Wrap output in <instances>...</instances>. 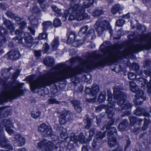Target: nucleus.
Segmentation results:
<instances>
[{
  "label": "nucleus",
  "instance_id": "54",
  "mask_svg": "<svg viewBox=\"0 0 151 151\" xmlns=\"http://www.w3.org/2000/svg\"><path fill=\"white\" fill-rule=\"evenodd\" d=\"M106 106L104 105H100L97 106L96 108V112H99L102 109L105 108Z\"/></svg>",
  "mask_w": 151,
  "mask_h": 151
},
{
  "label": "nucleus",
  "instance_id": "32",
  "mask_svg": "<svg viewBox=\"0 0 151 151\" xmlns=\"http://www.w3.org/2000/svg\"><path fill=\"white\" fill-rule=\"evenodd\" d=\"M106 94V93L105 91H103L99 94L98 98L99 102L102 103L105 100Z\"/></svg>",
  "mask_w": 151,
  "mask_h": 151
},
{
  "label": "nucleus",
  "instance_id": "53",
  "mask_svg": "<svg viewBox=\"0 0 151 151\" xmlns=\"http://www.w3.org/2000/svg\"><path fill=\"white\" fill-rule=\"evenodd\" d=\"M40 114V112L38 111H36L35 113L32 112V116L34 118L36 119L39 117Z\"/></svg>",
  "mask_w": 151,
  "mask_h": 151
},
{
  "label": "nucleus",
  "instance_id": "21",
  "mask_svg": "<svg viewBox=\"0 0 151 151\" xmlns=\"http://www.w3.org/2000/svg\"><path fill=\"white\" fill-rule=\"evenodd\" d=\"M99 91V87L96 84L93 85L91 88V94L93 96L96 95Z\"/></svg>",
  "mask_w": 151,
  "mask_h": 151
},
{
  "label": "nucleus",
  "instance_id": "51",
  "mask_svg": "<svg viewBox=\"0 0 151 151\" xmlns=\"http://www.w3.org/2000/svg\"><path fill=\"white\" fill-rule=\"evenodd\" d=\"M137 92L135 96V97H138L139 98L142 97H145V95L142 91L139 90Z\"/></svg>",
  "mask_w": 151,
  "mask_h": 151
},
{
  "label": "nucleus",
  "instance_id": "24",
  "mask_svg": "<svg viewBox=\"0 0 151 151\" xmlns=\"http://www.w3.org/2000/svg\"><path fill=\"white\" fill-rule=\"evenodd\" d=\"M108 143L110 147H114L116 143V139L115 137H108Z\"/></svg>",
  "mask_w": 151,
  "mask_h": 151
},
{
  "label": "nucleus",
  "instance_id": "19",
  "mask_svg": "<svg viewBox=\"0 0 151 151\" xmlns=\"http://www.w3.org/2000/svg\"><path fill=\"white\" fill-rule=\"evenodd\" d=\"M68 36L67 42H68L73 43L75 39L76 35L73 32H69L67 33Z\"/></svg>",
  "mask_w": 151,
  "mask_h": 151
},
{
  "label": "nucleus",
  "instance_id": "48",
  "mask_svg": "<svg viewBox=\"0 0 151 151\" xmlns=\"http://www.w3.org/2000/svg\"><path fill=\"white\" fill-rule=\"evenodd\" d=\"M125 21L122 19H120L117 20L116 22V26L121 27L124 24Z\"/></svg>",
  "mask_w": 151,
  "mask_h": 151
},
{
  "label": "nucleus",
  "instance_id": "46",
  "mask_svg": "<svg viewBox=\"0 0 151 151\" xmlns=\"http://www.w3.org/2000/svg\"><path fill=\"white\" fill-rule=\"evenodd\" d=\"M46 132L44 135L45 137H51L52 135V130L50 127H49L47 129Z\"/></svg>",
  "mask_w": 151,
  "mask_h": 151
},
{
  "label": "nucleus",
  "instance_id": "4",
  "mask_svg": "<svg viewBox=\"0 0 151 151\" xmlns=\"http://www.w3.org/2000/svg\"><path fill=\"white\" fill-rule=\"evenodd\" d=\"M94 27L99 35H101L105 30L107 29L109 30L111 36L113 35V31L111 27L109 22L105 20H98L96 22Z\"/></svg>",
  "mask_w": 151,
  "mask_h": 151
},
{
  "label": "nucleus",
  "instance_id": "37",
  "mask_svg": "<svg viewBox=\"0 0 151 151\" xmlns=\"http://www.w3.org/2000/svg\"><path fill=\"white\" fill-rule=\"evenodd\" d=\"M7 34V31L5 29L3 28V27H0V36L1 37L0 38H2L3 37H5V36Z\"/></svg>",
  "mask_w": 151,
  "mask_h": 151
},
{
  "label": "nucleus",
  "instance_id": "58",
  "mask_svg": "<svg viewBox=\"0 0 151 151\" xmlns=\"http://www.w3.org/2000/svg\"><path fill=\"white\" fill-rule=\"evenodd\" d=\"M100 142V141H98L96 139H94L92 143L93 147L94 148L96 147V146L98 145L99 143Z\"/></svg>",
  "mask_w": 151,
  "mask_h": 151
},
{
  "label": "nucleus",
  "instance_id": "17",
  "mask_svg": "<svg viewBox=\"0 0 151 151\" xmlns=\"http://www.w3.org/2000/svg\"><path fill=\"white\" fill-rule=\"evenodd\" d=\"M124 8L119 4H116L114 5L111 9V11L113 14H115L121 10H122Z\"/></svg>",
  "mask_w": 151,
  "mask_h": 151
},
{
  "label": "nucleus",
  "instance_id": "8",
  "mask_svg": "<svg viewBox=\"0 0 151 151\" xmlns=\"http://www.w3.org/2000/svg\"><path fill=\"white\" fill-rule=\"evenodd\" d=\"M85 137L83 133H81L79 136H76L74 133H72L70 134V140L73 141L74 143H76L78 142L80 143L83 144L85 143Z\"/></svg>",
  "mask_w": 151,
  "mask_h": 151
},
{
  "label": "nucleus",
  "instance_id": "5",
  "mask_svg": "<svg viewBox=\"0 0 151 151\" xmlns=\"http://www.w3.org/2000/svg\"><path fill=\"white\" fill-rule=\"evenodd\" d=\"M13 39L16 42L22 44L27 47H30L32 45L33 38L28 32H26L24 33V37L19 38L18 37H16L13 38Z\"/></svg>",
  "mask_w": 151,
  "mask_h": 151
},
{
  "label": "nucleus",
  "instance_id": "35",
  "mask_svg": "<svg viewBox=\"0 0 151 151\" xmlns=\"http://www.w3.org/2000/svg\"><path fill=\"white\" fill-rule=\"evenodd\" d=\"M42 25L43 26V30L46 31L49 27L52 26V23L49 21L45 22L42 23Z\"/></svg>",
  "mask_w": 151,
  "mask_h": 151
},
{
  "label": "nucleus",
  "instance_id": "9",
  "mask_svg": "<svg viewBox=\"0 0 151 151\" xmlns=\"http://www.w3.org/2000/svg\"><path fill=\"white\" fill-rule=\"evenodd\" d=\"M0 145L2 147H5L9 150L12 149V146L8 143V140L2 134L1 129H0Z\"/></svg>",
  "mask_w": 151,
  "mask_h": 151
},
{
  "label": "nucleus",
  "instance_id": "13",
  "mask_svg": "<svg viewBox=\"0 0 151 151\" xmlns=\"http://www.w3.org/2000/svg\"><path fill=\"white\" fill-rule=\"evenodd\" d=\"M43 62L46 66L50 67L54 65L55 60L52 57L47 56L44 59Z\"/></svg>",
  "mask_w": 151,
  "mask_h": 151
},
{
  "label": "nucleus",
  "instance_id": "34",
  "mask_svg": "<svg viewBox=\"0 0 151 151\" xmlns=\"http://www.w3.org/2000/svg\"><path fill=\"white\" fill-rule=\"evenodd\" d=\"M10 70V68L8 69H4L2 71V74L3 77L6 79H7L8 77L10 75L9 72V70Z\"/></svg>",
  "mask_w": 151,
  "mask_h": 151
},
{
  "label": "nucleus",
  "instance_id": "27",
  "mask_svg": "<svg viewBox=\"0 0 151 151\" xmlns=\"http://www.w3.org/2000/svg\"><path fill=\"white\" fill-rule=\"evenodd\" d=\"M106 133V131L103 132L99 131H97L95 136V139L101 142V139L105 137Z\"/></svg>",
  "mask_w": 151,
  "mask_h": 151
},
{
  "label": "nucleus",
  "instance_id": "3",
  "mask_svg": "<svg viewBox=\"0 0 151 151\" xmlns=\"http://www.w3.org/2000/svg\"><path fill=\"white\" fill-rule=\"evenodd\" d=\"M113 90L114 99L119 100L117 104L120 106V108L118 110H127L130 108L131 104L126 100L127 96L123 92L124 89L119 87L115 86Z\"/></svg>",
  "mask_w": 151,
  "mask_h": 151
},
{
  "label": "nucleus",
  "instance_id": "38",
  "mask_svg": "<svg viewBox=\"0 0 151 151\" xmlns=\"http://www.w3.org/2000/svg\"><path fill=\"white\" fill-rule=\"evenodd\" d=\"M143 73H144L146 75L150 76V81L151 82V71L150 69L144 70L140 71L139 73H138V75H142Z\"/></svg>",
  "mask_w": 151,
  "mask_h": 151
},
{
  "label": "nucleus",
  "instance_id": "43",
  "mask_svg": "<svg viewBox=\"0 0 151 151\" xmlns=\"http://www.w3.org/2000/svg\"><path fill=\"white\" fill-rule=\"evenodd\" d=\"M103 13V11L101 9H95L94 10L93 14V16H97Z\"/></svg>",
  "mask_w": 151,
  "mask_h": 151
},
{
  "label": "nucleus",
  "instance_id": "45",
  "mask_svg": "<svg viewBox=\"0 0 151 151\" xmlns=\"http://www.w3.org/2000/svg\"><path fill=\"white\" fill-rule=\"evenodd\" d=\"M137 28L138 30L142 32H144L146 31V28L145 27L139 24H137Z\"/></svg>",
  "mask_w": 151,
  "mask_h": 151
},
{
  "label": "nucleus",
  "instance_id": "29",
  "mask_svg": "<svg viewBox=\"0 0 151 151\" xmlns=\"http://www.w3.org/2000/svg\"><path fill=\"white\" fill-rule=\"evenodd\" d=\"M29 19L30 20V22L31 24L34 26H36L39 23V19L38 18H35L34 16H31L29 17Z\"/></svg>",
  "mask_w": 151,
  "mask_h": 151
},
{
  "label": "nucleus",
  "instance_id": "25",
  "mask_svg": "<svg viewBox=\"0 0 151 151\" xmlns=\"http://www.w3.org/2000/svg\"><path fill=\"white\" fill-rule=\"evenodd\" d=\"M129 83L130 89L132 92L135 93L137 92L138 91L139 88L135 83L130 81L129 82Z\"/></svg>",
  "mask_w": 151,
  "mask_h": 151
},
{
  "label": "nucleus",
  "instance_id": "63",
  "mask_svg": "<svg viewBox=\"0 0 151 151\" xmlns=\"http://www.w3.org/2000/svg\"><path fill=\"white\" fill-rule=\"evenodd\" d=\"M49 49V47L48 45L45 43V45H44L42 48V50L44 51V52H47Z\"/></svg>",
  "mask_w": 151,
  "mask_h": 151
},
{
  "label": "nucleus",
  "instance_id": "14",
  "mask_svg": "<svg viewBox=\"0 0 151 151\" xmlns=\"http://www.w3.org/2000/svg\"><path fill=\"white\" fill-rule=\"evenodd\" d=\"M144 111L145 110L143 109L137 108L134 111V114L136 115L140 116L143 114L144 116L149 117L150 116L149 114L147 112H144Z\"/></svg>",
  "mask_w": 151,
  "mask_h": 151
},
{
  "label": "nucleus",
  "instance_id": "44",
  "mask_svg": "<svg viewBox=\"0 0 151 151\" xmlns=\"http://www.w3.org/2000/svg\"><path fill=\"white\" fill-rule=\"evenodd\" d=\"M9 113L5 109L2 110L0 114V118L3 117H6L8 115Z\"/></svg>",
  "mask_w": 151,
  "mask_h": 151
},
{
  "label": "nucleus",
  "instance_id": "23",
  "mask_svg": "<svg viewBox=\"0 0 151 151\" xmlns=\"http://www.w3.org/2000/svg\"><path fill=\"white\" fill-rule=\"evenodd\" d=\"M15 139L16 140L18 141L19 146H21L25 143V139L24 137L19 134L16 135L15 136Z\"/></svg>",
  "mask_w": 151,
  "mask_h": 151
},
{
  "label": "nucleus",
  "instance_id": "31",
  "mask_svg": "<svg viewBox=\"0 0 151 151\" xmlns=\"http://www.w3.org/2000/svg\"><path fill=\"white\" fill-rule=\"evenodd\" d=\"M135 97V98L134 100V104L137 105H139L141 104L144 100H145L146 98L145 97H144L140 98L138 97Z\"/></svg>",
  "mask_w": 151,
  "mask_h": 151
},
{
  "label": "nucleus",
  "instance_id": "22",
  "mask_svg": "<svg viewBox=\"0 0 151 151\" xmlns=\"http://www.w3.org/2000/svg\"><path fill=\"white\" fill-rule=\"evenodd\" d=\"M106 111L108 114V116L109 118H111L114 115L113 106L109 105L108 108L106 109Z\"/></svg>",
  "mask_w": 151,
  "mask_h": 151
},
{
  "label": "nucleus",
  "instance_id": "7",
  "mask_svg": "<svg viewBox=\"0 0 151 151\" xmlns=\"http://www.w3.org/2000/svg\"><path fill=\"white\" fill-rule=\"evenodd\" d=\"M114 123V121L113 119H111L109 121L106 123L104 126L103 127L102 129L104 130V129L105 128L106 130H108V136L114 137V134H116V128L115 127H112L111 128H110V127L111 125H112Z\"/></svg>",
  "mask_w": 151,
  "mask_h": 151
},
{
  "label": "nucleus",
  "instance_id": "33",
  "mask_svg": "<svg viewBox=\"0 0 151 151\" xmlns=\"http://www.w3.org/2000/svg\"><path fill=\"white\" fill-rule=\"evenodd\" d=\"M49 127H48L45 123H42L38 127V130L41 132H45L47 129Z\"/></svg>",
  "mask_w": 151,
  "mask_h": 151
},
{
  "label": "nucleus",
  "instance_id": "39",
  "mask_svg": "<svg viewBox=\"0 0 151 151\" xmlns=\"http://www.w3.org/2000/svg\"><path fill=\"white\" fill-rule=\"evenodd\" d=\"M59 122L60 124L61 125L64 124L67 122V120L65 119V116L63 115L62 113L59 116Z\"/></svg>",
  "mask_w": 151,
  "mask_h": 151
},
{
  "label": "nucleus",
  "instance_id": "42",
  "mask_svg": "<svg viewBox=\"0 0 151 151\" xmlns=\"http://www.w3.org/2000/svg\"><path fill=\"white\" fill-rule=\"evenodd\" d=\"M143 66L145 68H151V61L148 60H145Z\"/></svg>",
  "mask_w": 151,
  "mask_h": 151
},
{
  "label": "nucleus",
  "instance_id": "47",
  "mask_svg": "<svg viewBox=\"0 0 151 151\" xmlns=\"http://www.w3.org/2000/svg\"><path fill=\"white\" fill-rule=\"evenodd\" d=\"M61 24V21L58 18H56L54 20L53 25L54 27L60 26Z\"/></svg>",
  "mask_w": 151,
  "mask_h": 151
},
{
  "label": "nucleus",
  "instance_id": "49",
  "mask_svg": "<svg viewBox=\"0 0 151 151\" xmlns=\"http://www.w3.org/2000/svg\"><path fill=\"white\" fill-rule=\"evenodd\" d=\"M149 123V120L146 119H145L142 128L143 130L144 131L146 129Z\"/></svg>",
  "mask_w": 151,
  "mask_h": 151
},
{
  "label": "nucleus",
  "instance_id": "16",
  "mask_svg": "<svg viewBox=\"0 0 151 151\" xmlns=\"http://www.w3.org/2000/svg\"><path fill=\"white\" fill-rule=\"evenodd\" d=\"M4 24L5 25L6 27L11 32H13L14 29V28L13 26V24L12 22L8 20H5L4 22Z\"/></svg>",
  "mask_w": 151,
  "mask_h": 151
},
{
  "label": "nucleus",
  "instance_id": "40",
  "mask_svg": "<svg viewBox=\"0 0 151 151\" xmlns=\"http://www.w3.org/2000/svg\"><path fill=\"white\" fill-rule=\"evenodd\" d=\"M60 129L62 130V132L60 134L61 137L63 139H65L67 136V134L66 132V129L65 128L60 127Z\"/></svg>",
  "mask_w": 151,
  "mask_h": 151
},
{
  "label": "nucleus",
  "instance_id": "61",
  "mask_svg": "<svg viewBox=\"0 0 151 151\" xmlns=\"http://www.w3.org/2000/svg\"><path fill=\"white\" fill-rule=\"evenodd\" d=\"M6 15L9 17L13 19L14 18L15 14L13 13L12 12L9 11L7 12L6 13Z\"/></svg>",
  "mask_w": 151,
  "mask_h": 151
},
{
  "label": "nucleus",
  "instance_id": "20",
  "mask_svg": "<svg viewBox=\"0 0 151 151\" xmlns=\"http://www.w3.org/2000/svg\"><path fill=\"white\" fill-rule=\"evenodd\" d=\"M59 45V39L58 38H55L51 44V47L53 51L56 50Z\"/></svg>",
  "mask_w": 151,
  "mask_h": 151
},
{
  "label": "nucleus",
  "instance_id": "64",
  "mask_svg": "<svg viewBox=\"0 0 151 151\" xmlns=\"http://www.w3.org/2000/svg\"><path fill=\"white\" fill-rule=\"evenodd\" d=\"M91 124L90 120L88 118L87 119V123L85 126V128L87 129H88L90 127Z\"/></svg>",
  "mask_w": 151,
  "mask_h": 151
},
{
  "label": "nucleus",
  "instance_id": "6",
  "mask_svg": "<svg viewBox=\"0 0 151 151\" xmlns=\"http://www.w3.org/2000/svg\"><path fill=\"white\" fill-rule=\"evenodd\" d=\"M38 145L39 147L41 149L42 151H52L58 148L57 146H54L51 142L45 139H43L39 142Z\"/></svg>",
  "mask_w": 151,
  "mask_h": 151
},
{
  "label": "nucleus",
  "instance_id": "11",
  "mask_svg": "<svg viewBox=\"0 0 151 151\" xmlns=\"http://www.w3.org/2000/svg\"><path fill=\"white\" fill-rule=\"evenodd\" d=\"M9 58L12 60H16L20 57L19 53L18 51L12 50L9 51L8 53Z\"/></svg>",
  "mask_w": 151,
  "mask_h": 151
},
{
  "label": "nucleus",
  "instance_id": "59",
  "mask_svg": "<svg viewBox=\"0 0 151 151\" xmlns=\"http://www.w3.org/2000/svg\"><path fill=\"white\" fill-rule=\"evenodd\" d=\"M31 11L33 13L35 14L38 13L39 11V9L38 7L34 6L31 9Z\"/></svg>",
  "mask_w": 151,
  "mask_h": 151
},
{
  "label": "nucleus",
  "instance_id": "12",
  "mask_svg": "<svg viewBox=\"0 0 151 151\" xmlns=\"http://www.w3.org/2000/svg\"><path fill=\"white\" fill-rule=\"evenodd\" d=\"M13 122L12 120L10 119H4L0 123V129L2 130V128L5 127H13Z\"/></svg>",
  "mask_w": 151,
  "mask_h": 151
},
{
  "label": "nucleus",
  "instance_id": "56",
  "mask_svg": "<svg viewBox=\"0 0 151 151\" xmlns=\"http://www.w3.org/2000/svg\"><path fill=\"white\" fill-rule=\"evenodd\" d=\"M94 134V132L93 129L91 128L90 129L89 133V136L88 139V141H91L92 139V137L93 136Z\"/></svg>",
  "mask_w": 151,
  "mask_h": 151
},
{
  "label": "nucleus",
  "instance_id": "30",
  "mask_svg": "<svg viewBox=\"0 0 151 151\" xmlns=\"http://www.w3.org/2000/svg\"><path fill=\"white\" fill-rule=\"evenodd\" d=\"M137 82L141 87H144L146 85L147 81L145 78H137Z\"/></svg>",
  "mask_w": 151,
  "mask_h": 151
},
{
  "label": "nucleus",
  "instance_id": "36",
  "mask_svg": "<svg viewBox=\"0 0 151 151\" xmlns=\"http://www.w3.org/2000/svg\"><path fill=\"white\" fill-rule=\"evenodd\" d=\"M53 11L57 14L58 16H61L62 14V13L60 9H59L55 6L54 5L52 7Z\"/></svg>",
  "mask_w": 151,
  "mask_h": 151
},
{
  "label": "nucleus",
  "instance_id": "1",
  "mask_svg": "<svg viewBox=\"0 0 151 151\" xmlns=\"http://www.w3.org/2000/svg\"><path fill=\"white\" fill-rule=\"evenodd\" d=\"M133 41L136 43L128 47L123 51L119 50L122 45H114L109 41H106L100 47L102 55L94 51L88 55L86 60L77 57L70 60V65L68 66L63 63L59 64L43 75V87L69 78L76 73L81 74L86 70L114 62L122 57L127 58L133 52L150 49L151 47V32L136 38Z\"/></svg>",
  "mask_w": 151,
  "mask_h": 151
},
{
  "label": "nucleus",
  "instance_id": "60",
  "mask_svg": "<svg viewBox=\"0 0 151 151\" xmlns=\"http://www.w3.org/2000/svg\"><path fill=\"white\" fill-rule=\"evenodd\" d=\"M107 96V101L109 102H111L112 99V93L110 91H108Z\"/></svg>",
  "mask_w": 151,
  "mask_h": 151
},
{
  "label": "nucleus",
  "instance_id": "52",
  "mask_svg": "<svg viewBox=\"0 0 151 151\" xmlns=\"http://www.w3.org/2000/svg\"><path fill=\"white\" fill-rule=\"evenodd\" d=\"M130 121V124L133 125L135 123H136L137 118L135 116H131L129 117Z\"/></svg>",
  "mask_w": 151,
  "mask_h": 151
},
{
  "label": "nucleus",
  "instance_id": "62",
  "mask_svg": "<svg viewBox=\"0 0 151 151\" xmlns=\"http://www.w3.org/2000/svg\"><path fill=\"white\" fill-rule=\"evenodd\" d=\"M11 127H6L5 130L9 134H13L14 131L11 128Z\"/></svg>",
  "mask_w": 151,
  "mask_h": 151
},
{
  "label": "nucleus",
  "instance_id": "57",
  "mask_svg": "<svg viewBox=\"0 0 151 151\" xmlns=\"http://www.w3.org/2000/svg\"><path fill=\"white\" fill-rule=\"evenodd\" d=\"M142 1L147 6L151 7V0H143Z\"/></svg>",
  "mask_w": 151,
  "mask_h": 151
},
{
  "label": "nucleus",
  "instance_id": "41",
  "mask_svg": "<svg viewBox=\"0 0 151 151\" xmlns=\"http://www.w3.org/2000/svg\"><path fill=\"white\" fill-rule=\"evenodd\" d=\"M47 102L48 104H59L60 103V101H57L55 99L53 98L49 99Z\"/></svg>",
  "mask_w": 151,
  "mask_h": 151
},
{
  "label": "nucleus",
  "instance_id": "15",
  "mask_svg": "<svg viewBox=\"0 0 151 151\" xmlns=\"http://www.w3.org/2000/svg\"><path fill=\"white\" fill-rule=\"evenodd\" d=\"M71 103L74 107L75 110L78 112H80L82 111V107L79 101L73 100L71 101Z\"/></svg>",
  "mask_w": 151,
  "mask_h": 151
},
{
  "label": "nucleus",
  "instance_id": "55",
  "mask_svg": "<svg viewBox=\"0 0 151 151\" xmlns=\"http://www.w3.org/2000/svg\"><path fill=\"white\" fill-rule=\"evenodd\" d=\"M132 68L136 70H137L139 68V65L137 63H134L132 64Z\"/></svg>",
  "mask_w": 151,
  "mask_h": 151
},
{
  "label": "nucleus",
  "instance_id": "18",
  "mask_svg": "<svg viewBox=\"0 0 151 151\" xmlns=\"http://www.w3.org/2000/svg\"><path fill=\"white\" fill-rule=\"evenodd\" d=\"M128 125V122L126 119H124L118 125V129L120 131H124Z\"/></svg>",
  "mask_w": 151,
  "mask_h": 151
},
{
  "label": "nucleus",
  "instance_id": "26",
  "mask_svg": "<svg viewBox=\"0 0 151 151\" xmlns=\"http://www.w3.org/2000/svg\"><path fill=\"white\" fill-rule=\"evenodd\" d=\"M62 113L63 115L65 116V117L67 120V122L72 119L73 118V114L69 111H64L62 112Z\"/></svg>",
  "mask_w": 151,
  "mask_h": 151
},
{
  "label": "nucleus",
  "instance_id": "28",
  "mask_svg": "<svg viewBox=\"0 0 151 151\" xmlns=\"http://www.w3.org/2000/svg\"><path fill=\"white\" fill-rule=\"evenodd\" d=\"M6 42V40L5 37L0 38V54H3L4 52L2 48L5 47Z\"/></svg>",
  "mask_w": 151,
  "mask_h": 151
},
{
  "label": "nucleus",
  "instance_id": "10",
  "mask_svg": "<svg viewBox=\"0 0 151 151\" xmlns=\"http://www.w3.org/2000/svg\"><path fill=\"white\" fill-rule=\"evenodd\" d=\"M87 26H85L83 27L79 31L78 33L79 35L81 37H84V35H87L88 34L91 35L92 37L94 34V31L93 29H91L88 31V34L87 35L86 32L88 29Z\"/></svg>",
  "mask_w": 151,
  "mask_h": 151
},
{
  "label": "nucleus",
  "instance_id": "2",
  "mask_svg": "<svg viewBox=\"0 0 151 151\" xmlns=\"http://www.w3.org/2000/svg\"><path fill=\"white\" fill-rule=\"evenodd\" d=\"M77 0H71L70 6L68 10L65 11L63 17L65 18L69 15L68 20L72 21L76 20L81 21L86 18L88 14L85 13V9L90 7L93 4L95 0H86L82 5L79 3L74 4Z\"/></svg>",
  "mask_w": 151,
  "mask_h": 151
},
{
  "label": "nucleus",
  "instance_id": "50",
  "mask_svg": "<svg viewBox=\"0 0 151 151\" xmlns=\"http://www.w3.org/2000/svg\"><path fill=\"white\" fill-rule=\"evenodd\" d=\"M128 78L130 80H133L136 78L137 79V76L132 72H129L128 74Z\"/></svg>",
  "mask_w": 151,
  "mask_h": 151
}]
</instances>
